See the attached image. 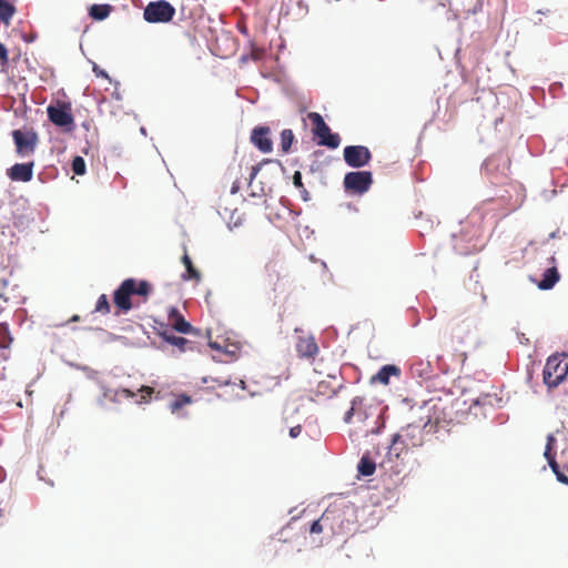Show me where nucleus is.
Listing matches in <instances>:
<instances>
[{
	"label": "nucleus",
	"instance_id": "obj_1",
	"mask_svg": "<svg viewBox=\"0 0 568 568\" xmlns=\"http://www.w3.org/2000/svg\"><path fill=\"white\" fill-rule=\"evenodd\" d=\"M151 292L152 285L148 281L124 280L113 294L115 315L126 314L133 307L146 303Z\"/></svg>",
	"mask_w": 568,
	"mask_h": 568
},
{
	"label": "nucleus",
	"instance_id": "obj_2",
	"mask_svg": "<svg viewBox=\"0 0 568 568\" xmlns=\"http://www.w3.org/2000/svg\"><path fill=\"white\" fill-rule=\"evenodd\" d=\"M344 422L346 424H356L357 430L364 437L379 433L383 426L377 407L368 404L361 396L353 398L351 408L345 413Z\"/></svg>",
	"mask_w": 568,
	"mask_h": 568
},
{
	"label": "nucleus",
	"instance_id": "obj_3",
	"mask_svg": "<svg viewBox=\"0 0 568 568\" xmlns=\"http://www.w3.org/2000/svg\"><path fill=\"white\" fill-rule=\"evenodd\" d=\"M568 374V356L556 354L548 357L544 367V382L548 387L558 386Z\"/></svg>",
	"mask_w": 568,
	"mask_h": 568
},
{
	"label": "nucleus",
	"instance_id": "obj_4",
	"mask_svg": "<svg viewBox=\"0 0 568 568\" xmlns=\"http://www.w3.org/2000/svg\"><path fill=\"white\" fill-rule=\"evenodd\" d=\"M313 128V134L318 139L320 145H325L331 149L338 148L341 138L336 133H332L328 125L325 123L323 116L317 112H310L307 114Z\"/></svg>",
	"mask_w": 568,
	"mask_h": 568
},
{
	"label": "nucleus",
	"instance_id": "obj_5",
	"mask_svg": "<svg viewBox=\"0 0 568 568\" xmlns=\"http://www.w3.org/2000/svg\"><path fill=\"white\" fill-rule=\"evenodd\" d=\"M175 14V8L166 0L150 2L143 12L144 19L150 23L170 22Z\"/></svg>",
	"mask_w": 568,
	"mask_h": 568
},
{
	"label": "nucleus",
	"instance_id": "obj_6",
	"mask_svg": "<svg viewBox=\"0 0 568 568\" xmlns=\"http://www.w3.org/2000/svg\"><path fill=\"white\" fill-rule=\"evenodd\" d=\"M344 189L347 193L362 195L366 193L373 184V175L369 171H353L344 176Z\"/></svg>",
	"mask_w": 568,
	"mask_h": 568
},
{
	"label": "nucleus",
	"instance_id": "obj_7",
	"mask_svg": "<svg viewBox=\"0 0 568 568\" xmlns=\"http://www.w3.org/2000/svg\"><path fill=\"white\" fill-rule=\"evenodd\" d=\"M49 120L57 126L63 128L64 131L71 132L74 128V119L72 115L71 103L59 102L57 105L47 108Z\"/></svg>",
	"mask_w": 568,
	"mask_h": 568
},
{
	"label": "nucleus",
	"instance_id": "obj_8",
	"mask_svg": "<svg viewBox=\"0 0 568 568\" xmlns=\"http://www.w3.org/2000/svg\"><path fill=\"white\" fill-rule=\"evenodd\" d=\"M12 138L19 156L24 158L34 153L38 144V135L36 132L14 130L12 132Z\"/></svg>",
	"mask_w": 568,
	"mask_h": 568
},
{
	"label": "nucleus",
	"instance_id": "obj_9",
	"mask_svg": "<svg viewBox=\"0 0 568 568\" xmlns=\"http://www.w3.org/2000/svg\"><path fill=\"white\" fill-rule=\"evenodd\" d=\"M372 153L364 145H348L344 148V161L351 168H362L369 163Z\"/></svg>",
	"mask_w": 568,
	"mask_h": 568
},
{
	"label": "nucleus",
	"instance_id": "obj_10",
	"mask_svg": "<svg viewBox=\"0 0 568 568\" xmlns=\"http://www.w3.org/2000/svg\"><path fill=\"white\" fill-rule=\"evenodd\" d=\"M398 434V438L404 442V446L410 448L420 447L424 443V432L418 425H407L403 427Z\"/></svg>",
	"mask_w": 568,
	"mask_h": 568
},
{
	"label": "nucleus",
	"instance_id": "obj_11",
	"mask_svg": "<svg viewBox=\"0 0 568 568\" xmlns=\"http://www.w3.org/2000/svg\"><path fill=\"white\" fill-rule=\"evenodd\" d=\"M270 128L256 126L251 134V142L263 153H270L273 150V142L270 139Z\"/></svg>",
	"mask_w": 568,
	"mask_h": 568
},
{
	"label": "nucleus",
	"instance_id": "obj_12",
	"mask_svg": "<svg viewBox=\"0 0 568 568\" xmlns=\"http://www.w3.org/2000/svg\"><path fill=\"white\" fill-rule=\"evenodd\" d=\"M318 346L314 336H300L296 342V352L300 357L306 359H314L318 354Z\"/></svg>",
	"mask_w": 568,
	"mask_h": 568
},
{
	"label": "nucleus",
	"instance_id": "obj_13",
	"mask_svg": "<svg viewBox=\"0 0 568 568\" xmlns=\"http://www.w3.org/2000/svg\"><path fill=\"white\" fill-rule=\"evenodd\" d=\"M33 162L17 163L8 170L7 174L12 181L29 182L33 176Z\"/></svg>",
	"mask_w": 568,
	"mask_h": 568
},
{
	"label": "nucleus",
	"instance_id": "obj_14",
	"mask_svg": "<svg viewBox=\"0 0 568 568\" xmlns=\"http://www.w3.org/2000/svg\"><path fill=\"white\" fill-rule=\"evenodd\" d=\"M169 322L171 326L179 333L187 334L192 332V325L185 321L184 316L175 307L169 310Z\"/></svg>",
	"mask_w": 568,
	"mask_h": 568
},
{
	"label": "nucleus",
	"instance_id": "obj_15",
	"mask_svg": "<svg viewBox=\"0 0 568 568\" xmlns=\"http://www.w3.org/2000/svg\"><path fill=\"white\" fill-rule=\"evenodd\" d=\"M400 369L395 365H384L371 379L372 383L387 385L393 375H399Z\"/></svg>",
	"mask_w": 568,
	"mask_h": 568
},
{
	"label": "nucleus",
	"instance_id": "obj_16",
	"mask_svg": "<svg viewBox=\"0 0 568 568\" xmlns=\"http://www.w3.org/2000/svg\"><path fill=\"white\" fill-rule=\"evenodd\" d=\"M559 281V273L555 266L547 268L544 272L542 280L539 282L540 290H550Z\"/></svg>",
	"mask_w": 568,
	"mask_h": 568
},
{
	"label": "nucleus",
	"instance_id": "obj_17",
	"mask_svg": "<svg viewBox=\"0 0 568 568\" xmlns=\"http://www.w3.org/2000/svg\"><path fill=\"white\" fill-rule=\"evenodd\" d=\"M112 11L110 4H92L89 9V16L97 21L106 19Z\"/></svg>",
	"mask_w": 568,
	"mask_h": 568
},
{
	"label": "nucleus",
	"instance_id": "obj_18",
	"mask_svg": "<svg viewBox=\"0 0 568 568\" xmlns=\"http://www.w3.org/2000/svg\"><path fill=\"white\" fill-rule=\"evenodd\" d=\"M332 515H333V513H329L327 510L324 511L317 520L313 521V524L311 525V528H310V532L311 534H320L328 526L331 527Z\"/></svg>",
	"mask_w": 568,
	"mask_h": 568
},
{
	"label": "nucleus",
	"instance_id": "obj_19",
	"mask_svg": "<svg viewBox=\"0 0 568 568\" xmlns=\"http://www.w3.org/2000/svg\"><path fill=\"white\" fill-rule=\"evenodd\" d=\"M16 7L8 0H0V20L4 24H9L11 22L12 17L16 13Z\"/></svg>",
	"mask_w": 568,
	"mask_h": 568
},
{
	"label": "nucleus",
	"instance_id": "obj_20",
	"mask_svg": "<svg viewBox=\"0 0 568 568\" xmlns=\"http://www.w3.org/2000/svg\"><path fill=\"white\" fill-rule=\"evenodd\" d=\"M358 473L363 476H371L375 473V463L366 455H364L357 466Z\"/></svg>",
	"mask_w": 568,
	"mask_h": 568
},
{
	"label": "nucleus",
	"instance_id": "obj_21",
	"mask_svg": "<svg viewBox=\"0 0 568 568\" xmlns=\"http://www.w3.org/2000/svg\"><path fill=\"white\" fill-rule=\"evenodd\" d=\"M162 336L168 343H170L173 346H176L181 352H185L186 349L191 348L189 346L192 343L184 337L168 335L166 333H164Z\"/></svg>",
	"mask_w": 568,
	"mask_h": 568
},
{
	"label": "nucleus",
	"instance_id": "obj_22",
	"mask_svg": "<svg viewBox=\"0 0 568 568\" xmlns=\"http://www.w3.org/2000/svg\"><path fill=\"white\" fill-rule=\"evenodd\" d=\"M408 449L412 448L408 446H404V442L398 438V434H395L389 446V454L399 458Z\"/></svg>",
	"mask_w": 568,
	"mask_h": 568
},
{
	"label": "nucleus",
	"instance_id": "obj_23",
	"mask_svg": "<svg viewBox=\"0 0 568 568\" xmlns=\"http://www.w3.org/2000/svg\"><path fill=\"white\" fill-rule=\"evenodd\" d=\"M294 133L290 129H285L281 132V150L283 153H288L294 142Z\"/></svg>",
	"mask_w": 568,
	"mask_h": 568
},
{
	"label": "nucleus",
	"instance_id": "obj_24",
	"mask_svg": "<svg viewBox=\"0 0 568 568\" xmlns=\"http://www.w3.org/2000/svg\"><path fill=\"white\" fill-rule=\"evenodd\" d=\"M182 262L186 268V273H187V276H185V278H189V280H195V281H200L201 278V274L200 272L193 266V263L190 258V256L187 255V253H185L182 257Z\"/></svg>",
	"mask_w": 568,
	"mask_h": 568
},
{
	"label": "nucleus",
	"instance_id": "obj_25",
	"mask_svg": "<svg viewBox=\"0 0 568 568\" xmlns=\"http://www.w3.org/2000/svg\"><path fill=\"white\" fill-rule=\"evenodd\" d=\"M12 342V336L7 323H0V347L7 348Z\"/></svg>",
	"mask_w": 568,
	"mask_h": 568
},
{
	"label": "nucleus",
	"instance_id": "obj_26",
	"mask_svg": "<svg viewBox=\"0 0 568 568\" xmlns=\"http://www.w3.org/2000/svg\"><path fill=\"white\" fill-rule=\"evenodd\" d=\"M192 403V398L189 395L182 394L179 395L171 404L170 408L172 413L179 412L181 408H183L185 405H189Z\"/></svg>",
	"mask_w": 568,
	"mask_h": 568
},
{
	"label": "nucleus",
	"instance_id": "obj_27",
	"mask_svg": "<svg viewBox=\"0 0 568 568\" xmlns=\"http://www.w3.org/2000/svg\"><path fill=\"white\" fill-rule=\"evenodd\" d=\"M555 443H556L555 436L552 434H549L547 436V444H546V448L544 452V456L547 459L549 466L552 462H556L555 455L552 454Z\"/></svg>",
	"mask_w": 568,
	"mask_h": 568
},
{
	"label": "nucleus",
	"instance_id": "obj_28",
	"mask_svg": "<svg viewBox=\"0 0 568 568\" xmlns=\"http://www.w3.org/2000/svg\"><path fill=\"white\" fill-rule=\"evenodd\" d=\"M94 311L104 315L110 313L111 306L105 294L99 296Z\"/></svg>",
	"mask_w": 568,
	"mask_h": 568
},
{
	"label": "nucleus",
	"instance_id": "obj_29",
	"mask_svg": "<svg viewBox=\"0 0 568 568\" xmlns=\"http://www.w3.org/2000/svg\"><path fill=\"white\" fill-rule=\"evenodd\" d=\"M85 161L82 156H74L72 160V171L77 175H83L85 173Z\"/></svg>",
	"mask_w": 568,
	"mask_h": 568
},
{
	"label": "nucleus",
	"instance_id": "obj_30",
	"mask_svg": "<svg viewBox=\"0 0 568 568\" xmlns=\"http://www.w3.org/2000/svg\"><path fill=\"white\" fill-rule=\"evenodd\" d=\"M550 468L554 471V474L556 475L557 480L559 483L568 486V476L560 470V467H559L558 463L557 462H552L550 464Z\"/></svg>",
	"mask_w": 568,
	"mask_h": 568
},
{
	"label": "nucleus",
	"instance_id": "obj_31",
	"mask_svg": "<svg viewBox=\"0 0 568 568\" xmlns=\"http://www.w3.org/2000/svg\"><path fill=\"white\" fill-rule=\"evenodd\" d=\"M9 62L8 50L3 43L0 42V72H4Z\"/></svg>",
	"mask_w": 568,
	"mask_h": 568
},
{
	"label": "nucleus",
	"instance_id": "obj_32",
	"mask_svg": "<svg viewBox=\"0 0 568 568\" xmlns=\"http://www.w3.org/2000/svg\"><path fill=\"white\" fill-rule=\"evenodd\" d=\"M138 393L141 396V400H139L138 403H143L148 402L151 398L152 394L154 393V389L150 386H142L141 388H139Z\"/></svg>",
	"mask_w": 568,
	"mask_h": 568
},
{
	"label": "nucleus",
	"instance_id": "obj_33",
	"mask_svg": "<svg viewBox=\"0 0 568 568\" xmlns=\"http://www.w3.org/2000/svg\"><path fill=\"white\" fill-rule=\"evenodd\" d=\"M136 394L128 388H121L115 390V397L134 398Z\"/></svg>",
	"mask_w": 568,
	"mask_h": 568
},
{
	"label": "nucleus",
	"instance_id": "obj_34",
	"mask_svg": "<svg viewBox=\"0 0 568 568\" xmlns=\"http://www.w3.org/2000/svg\"><path fill=\"white\" fill-rule=\"evenodd\" d=\"M268 162H271V160H263V162H261V163H258V164H256V165H253V166L251 168L250 182H252V181L256 178L257 173H258V172H260V170H261L262 164H263V163H268Z\"/></svg>",
	"mask_w": 568,
	"mask_h": 568
},
{
	"label": "nucleus",
	"instance_id": "obj_35",
	"mask_svg": "<svg viewBox=\"0 0 568 568\" xmlns=\"http://www.w3.org/2000/svg\"><path fill=\"white\" fill-rule=\"evenodd\" d=\"M293 183L296 187H303V182H302V174L301 172L296 171L293 175Z\"/></svg>",
	"mask_w": 568,
	"mask_h": 568
},
{
	"label": "nucleus",
	"instance_id": "obj_36",
	"mask_svg": "<svg viewBox=\"0 0 568 568\" xmlns=\"http://www.w3.org/2000/svg\"><path fill=\"white\" fill-rule=\"evenodd\" d=\"M265 268L266 271L268 272H274L278 275V272H277V262L275 261H270L266 265H265Z\"/></svg>",
	"mask_w": 568,
	"mask_h": 568
},
{
	"label": "nucleus",
	"instance_id": "obj_37",
	"mask_svg": "<svg viewBox=\"0 0 568 568\" xmlns=\"http://www.w3.org/2000/svg\"><path fill=\"white\" fill-rule=\"evenodd\" d=\"M301 432H302V426L296 425L290 429V436L292 438H296L301 434Z\"/></svg>",
	"mask_w": 568,
	"mask_h": 568
},
{
	"label": "nucleus",
	"instance_id": "obj_38",
	"mask_svg": "<svg viewBox=\"0 0 568 568\" xmlns=\"http://www.w3.org/2000/svg\"><path fill=\"white\" fill-rule=\"evenodd\" d=\"M237 190H239V185H237V184H236V182H235V183L233 184V186H232L231 192H232V193H236V192H237Z\"/></svg>",
	"mask_w": 568,
	"mask_h": 568
},
{
	"label": "nucleus",
	"instance_id": "obj_39",
	"mask_svg": "<svg viewBox=\"0 0 568 568\" xmlns=\"http://www.w3.org/2000/svg\"><path fill=\"white\" fill-rule=\"evenodd\" d=\"M94 71L97 72L98 75L108 77L104 71H99L98 72L95 67H94Z\"/></svg>",
	"mask_w": 568,
	"mask_h": 568
},
{
	"label": "nucleus",
	"instance_id": "obj_40",
	"mask_svg": "<svg viewBox=\"0 0 568 568\" xmlns=\"http://www.w3.org/2000/svg\"><path fill=\"white\" fill-rule=\"evenodd\" d=\"M0 298H3L6 302L9 300L8 296H6L4 293H0Z\"/></svg>",
	"mask_w": 568,
	"mask_h": 568
},
{
	"label": "nucleus",
	"instance_id": "obj_41",
	"mask_svg": "<svg viewBox=\"0 0 568 568\" xmlns=\"http://www.w3.org/2000/svg\"><path fill=\"white\" fill-rule=\"evenodd\" d=\"M79 320V316L78 315H74L72 316L71 321H78Z\"/></svg>",
	"mask_w": 568,
	"mask_h": 568
},
{
	"label": "nucleus",
	"instance_id": "obj_42",
	"mask_svg": "<svg viewBox=\"0 0 568 568\" xmlns=\"http://www.w3.org/2000/svg\"><path fill=\"white\" fill-rule=\"evenodd\" d=\"M83 126H84V129H88V128H89V124L83 123Z\"/></svg>",
	"mask_w": 568,
	"mask_h": 568
},
{
	"label": "nucleus",
	"instance_id": "obj_43",
	"mask_svg": "<svg viewBox=\"0 0 568 568\" xmlns=\"http://www.w3.org/2000/svg\"><path fill=\"white\" fill-rule=\"evenodd\" d=\"M2 516H3V510H2V509H0V517H2Z\"/></svg>",
	"mask_w": 568,
	"mask_h": 568
}]
</instances>
